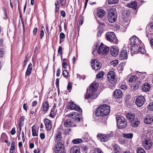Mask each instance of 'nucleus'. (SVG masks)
I'll use <instances>...</instances> for the list:
<instances>
[{"label":"nucleus","instance_id":"nucleus-1","mask_svg":"<svg viewBox=\"0 0 153 153\" xmlns=\"http://www.w3.org/2000/svg\"><path fill=\"white\" fill-rule=\"evenodd\" d=\"M141 41L135 36H133L129 39V44L131 47V50L133 52L137 53L141 52L142 53H144V50L141 48L140 45Z\"/></svg>","mask_w":153,"mask_h":153},{"label":"nucleus","instance_id":"nucleus-2","mask_svg":"<svg viewBox=\"0 0 153 153\" xmlns=\"http://www.w3.org/2000/svg\"><path fill=\"white\" fill-rule=\"evenodd\" d=\"M150 134V132L148 130L142 131L141 134L142 143L143 147L146 149H150L152 145V143L149 139Z\"/></svg>","mask_w":153,"mask_h":153},{"label":"nucleus","instance_id":"nucleus-3","mask_svg":"<svg viewBox=\"0 0 153 153\" xmlns=\"http://www.w3.org/2000/svg\"><path fill=\"white\" fill-rule=\"evenodd\" d=\"M110 111V107L104 104L98 107L96 110L95 114L97 116H104L108 115Z\"/></svg>","mask_w":153,"mask_h":153},{"label":"nucleus","instance_id":"nucleus-4","mask_svg":"<svg viewBox=\"0 0 153 153\" xmlns=\"http://www.w3.org/2000/svg\"><path fill=\"white\" fill-rule=\"evenodd\" d=\"M117 126L119 128L122 129L126 127L127 123L125 118L121 115H117L116 117Z\"/></svg>","mask_w":153,"mask_h":153},{"label":"nucleus","instance_id":"nucleus-5","mask_svg":"<svg viewBox=\"0 0 153 153\" xmlns=\"http://www.w3.org/2000/svg\"><path fill=\"white\" fill-rule=\"evenodd\" d=\"M108 20L111 23L114 22L117 19V14L115 10L109 8L108 9Z\"/></svg>","mask_w":153,"mask_h":153},{"label":"nucleus","instance_id":"nucleus-6","mask_svg":"<svg viewBox=\"0 0 153 153\" xmlns=\"http://www.w3.org/2000/svg\"><path fill=\"white\" fill-rule=\"evenodd\" d=\"M106 37L109 42L115 44L118 43V41L114 33L113 32H107L106 34Z\"/></svg>","mask_w":153,"mask_h":153},{"label":"nucleus","instance_id":"nucleus-7","mask_svg":"<svg viewBox=\"0 0 153 153\" xmlns=\"http://www.w3.org/2000/svg\"><path fill=\"white\" fill-rule=\"evenodd\" d=\"M114 132H111L109 134H99L97 135L98 139L101 142H105L111 139L113 136Z\"/></svg>","mask_w":153,"mask_h":153},{"label":"nucleus","instance_id":"nucleus-8","mask_svg":"<svg viewBox=\"0 0 153 153\" xmlns=\"http://www.w3.org/2000/svg\"><path fill=\"white\" fill-rule=\"evenodd\" d=\"M91 63L92 69L96 71L99 70L101 67V64L95 59H91Z\"/></svg>","mask_w":153,"mask_h":153},{"label":"nucleus","instance_id":"nucleus-9","mask_svg":"<svg viewBox=\"0 0 153 153\" xmlns=\"http://www.w3.org/2000/svg\"><path fill=\"white\" fill-rule=\"evenodd\" d=\"M108 80L111 83H113L116 81L114 72L112 71H110L107 76Z\"/></svg>","mask_w":153,"mask_h":153},{"label":"nucleus","instance_id":"nucleus-10","mask_svg":"<svg viewBox=\"0 0 153 153\" xmlns=\"http://www.w3.org/2000/svg\"><path fill=\"white\" fill-rule=\"evenodd\" d=\"M68 109L75 110L79 112H82V109L79 107L74 104L73 102H71L68 104Z\"/></svg>","mask_w":153,"mask_h":153},{"label":"nucleus","instance_id":"nucleus-11","mask_svg":"<svg viewBox=\"0 0 153 153\" xmlns=\"http://www.w3.org/2000/svg\"><path fill=\"white\" fill-rule=\"evenodd\" d=\"M69 117L73 119V120L76 122H78L80 121L82 118L80 117L79 113L76 112H73L69 115Z\"/></svg>","mask_w":153,"mask_h":153},{"label":"nucleus","instance_id":"nucleus-12","mask_svg":"<svg viewBox=\"0 0 153 153\" xmlns=\"http://www.w3.org/2000/svg\"><path fill=\"white\" fill-rule=\"evenodd\" d=\"M145 98L143 96L138 97L135 101V103L139 107L142 106L144 103Z\"/></svg>","mask_w":153,"mask_h":153},{"label":"nucleus","instance_id":"nucleus-13","mask_svg":"<svg viewBox=\"0 0 153 153\" xmlns=\"http://www.w3.org/2000/svg\"><path fill=\"white\" fill-rule=\"evenodd\" d=\"M109 50V48L108 47L106 46L103 47L100 45L98 50V52L100 53L107 54L108 53Z\"/></svg>","mask_w":153,"mask_h":153},{"label":"nucleus","instance_id":"nucleus-14","mask_svg":"<svg viewBox=\"0 0 153 153\" xmlns=\"http://www.w3.org/2000/svg\"><path fill=\"white\" fill-rule=\"evenodd\" d=\"M99 86L97 82H94L90 86L89 91L92 94L95 92L97 90Z\"/></svg>","mask_w":153,"mask_h":153},{"label":"nucleus","instance_id":"nucleus-15","mask_svg":"<svg viewBox=\"0 0 153 153\" xmlns=\"http://www.w3.org/2000/svg\"><path fill=\"white\" fill-rule=\"evenodd\" d=\"M144 121L145 123L150 124L153 122V116L150 115H147L145 117Z\"/></svg>","mask_w":153,"mask_h":153},{"label":"nucleus","instance_id":"nucleus-16","mask_svg":"<svg viewBox=\"0 0 153 153\" xmlns=\"http://www.w3.org/2000/svg\"><path fill=\"white\" fill-rule=\"evenodd\" d=\"M123 95L122 91L120 89H116L114 92L113 96L116 98H120L122 97Z\"/></svg>","mask_w":153,"mask_h":153},{"label":"nucleus","instance_id":"nucleus-17","mask_svg":"<svg viewBox=\"0 0 153 153\" xmlns=\"http://www.w3.org/2000/svg\"><path fill=\"white\" fill-rule=\"evenodd\" d=\"M119 58L120 59H126L128 58L127 52L126 50H122L119 55Z\"/></svg>","mask_w":153,"mask_h":153},{"label":"nucleus","instance_id":"nucleus-18","mask_svg":"<svg viewBox=\"0 0 153 153\" xmlns=\"http://www.w3.org/2000/svg\"><path fill=\"white\" fill-rule=\"evenodd\" d=\"M56 104H54L53 107L51 110L50 114L49 115V116L52 118H54L55 117L57 112V110L56 109Z\"/></svg>","mask_w":153,"mask_h":153},{"label":"nucleus","instance_id":"nucleus-19","mask_svg":"<svg viewBox=\"0 0 153 153\" xmlns=\"http://www.w3.org/2000/svg\"><path fill=\"white\" fill-rule=\"evenodd\" d=\"M44 123L47 130L50 131L52 127L50 120L46 118L44 120Z\"/></svg>","mask_w":153,"mask_h":153},{"label":"nucleus","instance_id":"nucleus-20","mask_svg":"<svg viewBox=\"0 0 153 153\" xmlns=\"http://www.w3.org/2000/svg\"><path fill=\"white\" fill-rule=\"evenodd\" d=\"M110 52L112 56H115L118 53L119 51L117 47L114 46L111 48Z\"/></svg>","mask_w":153,"mask_h":153},{"label":"nucleus","instance_id":"nucleus-21","mask_svg":"<svg viewBox=\"0 0 153 153\" xmlns=\"http://www.w3.org/2000/svg\"><path fill=\"white\" fill-rule=\"evenodd\" d=\"M131 125L133 127H137L140 123V120L137 118H134V119L130 122Z\"/></svg>","mask_w":153,"mask_h":153},{"label":"nucleus","instance_id":"nucleus-22","mask_svg":"<svg viewBox=\"0 0 153 153\" xmlns=\"http://www.w3.org/2000/svg\"><path fill=\"white\" fill-rule=\"evenodd\" d=\"M80 148L77 146H73L70 149V153H79Z\"/></svg>","mask_w":153,"mask_h":153},{"label":"nucleus","instance_id":"nucleus-23","mask_svg":"<svg viewBox=\"0 0 153 153\" xmlns=\"http://www.w3.org/2000/svg\"><path fill=\"white\" fill-rule=\"evenodd\" d=\"M49 108V105L48 101L44 102L42 105V110L43 111H45V113L47 112Z\"/></svg>","mask_w":153,"mask_h":153},{"label":"nucleus","instance_id":"nucleus-24","mask_svg":"<svg viewBox=\"0 0 153 153\" xmlns=\"http://www.w3.org/2000/svg\"><path fill=\"white\" fill-rule=\"evenodd\" d=\"M150 88V85L147 83H145L142 87V89L144 91H148Z\"/></svg>","mask_w":153,"mask_h":153},{"label":"nucleus","instance_id":"nucleus-25","mask_svg":"<svg viewBox=\"0 0 153 153\" xmlns=\"http://www.w3.org/2000/svg\"><path fill=\"white\" fill-rule=\"evenodd\" d=\"M134 114L132 113H128L126 115V117L129 122H131L135 118Z\"/></svg>","mask_w":153,"mask_h":153},{"label":"nucleus","instance_id":"nucleus-26","mask_svg":"<svg viewBox=\"0 0 153 153\" xmlns=\"http://www.w3.org/2000/svg\"><path fill=\"white\" fill-rule=\"evenodd\" d=\"M62 139L61 133L59 131H58L55 135V140L56 142L60 141Z\"/></svg>","mask_w":153,"mask_h":153},{"label":"nucleus","instance_id":"nucleus-27","mask_svg":"<svg viewBox=\"0 0 153 153\" xmlns=\"http://www.w3.org/2000/svg\"><path fill=\"white\" fill-rule=\"evenodd\" d=\"M73 122L70 119H66L64 122V125L65 126L69 127L72 126Z\"/></svg>","mask_w":153,"mask_h":153},{"label":"nucleus","instance_id":"nucleus-28","mask_svg":"<svg viewBox=\"0 0 153 153\" xmlns=\"http://www.w3.org/2000/svg\"><path fill=\"white\" fill-rule=\"evenodd\" d=\"M32 63H30L27 67V71L26 72L25 76H26L27 75L29 76L30 75L31 73L32 70Z\"/></svg>","mask_w":153,"mask_h":153},{"label":"nucleus","instance_id":"nucleus-29","mask_svg":"<svg viewBox=\"0 0 153 153\" xmlns=\"http://www.w3.org/2000/svg\"><path fill=\"white\" fill-rule=\"evenodd\" d=\"M105 11L102 9L99 10L97 13L98 17L99 18H102L105 14Z\"/></svg>","mask_w":153,"mask_h":153},{"label":"nucleus","instance_id":"nucleus-30","mask_svg":"<svg viewBox=\"0 0 153 153\" xmlns=\"http://www.w3.org/2000/svg\"><path fill=\"white\" fill-rule=\"evenodd\" d=\"M127 6L129 7L136 10L137 8V4L135 1H134L131 2V4H128Z\"/></svg>","mask_w":153,"mask_h":153},{"label":"nucleus","instance_id":"nucleus-31","mask_svg":"<svg viewBox=\"0 0 153 153\" xmlns=\"http://www.w3.org/2000/svg\"><path fill=\"white\" fill-rule=\"evenodd\" d=\"M82 138L84 140V142H87L90 139V137L88 133H85L84 136L82 137Z\"/></svg>","mask_w":153,"mask_h":153},{"label":"nucleus","instance_id":"nucleus-32","mask_svg":"<svg viewBox=\"0 0 153 153\" xmlns=\"http://www.w3.org/2000/svg\"><path fill=\"white\" fill-rule=\"evenodd\" d=\"M82 142H83V141L80 138L74 139L72 140V143L75 144H78Z\"/></svg>","mask_w":153,"mask_h":153},{"label":"nucleus","instance_id":"nucleus-33","mask_svg":"<svg viewBox=\"0 0 153 153\" xmlns=\"http://www.w3.org/2000/svg\"><path fill=\"white\" fill-rule=\"evenodd\" d=\"M105 73L102 71H100L96 75V79H100L103 78V76L104 75Z\"/></svg>","mask_w":153,"mask_h":153},{"label":"nucleus","instance_id":"nucleus-34","mask_svg":"<svg viewBox=\"0 0 153 153\" xmlns=\"http://www.w3.org/2000/svg\"><path fill=\"white\" fill-rule=\"evenodd\" d=\"M103 30V27L102 26H100L98 28L97 31V36L98 37H100L101 36Z\"/></svg>","mask_w":153,"mask_h":153},{"label":"nucleus","instance_id":"nucleus-35","mask_svg":"<svg viewBox=\"0 0 153 153\" xmlns=\"http://www.w3.org/2000/svg\"><path fill=\"white\" fill-rule=\"evenodd\" d=\"M123 136L127 138L131 139L133 136V133L124 134H123Z\"/></svg>","mask_w":153,"mask_h":153},{"label":"nucleus","instance_id":"nucleus-36","mask_svg":"<svg viewBox=\"0 0 153 153\" xmlns=\"http://www.w3.org/2000/svg\"><path fill=\"white\" fill-rule=\"evenodd\" d=\"M57 147L61 149H62V148H64V146L62 143H58L54 147V149L57 148Z\"/></svg>","mask_w":153,"mask_h":153},{"label":"nucleus","instance_id":"nucleus-37","mask_svg":"<svg viewBox=\"0 0 153 153\" xmlns=\"http://www.w3.org/2000/svg\"><path fill=\"white\" fill-rule=\"evenodd\" d=\"M25 119V117L24 116H22L20 117L19 119V125L23 126V125L24 124V120Z\"/></svg>","mask_w":153,"mask_h":153},{"label":"nucleus","instance_id":"nucleus-38","mask_svg":"<svg viewBox=\"0 0 153 153\" xmlns=\"http://www.w3.org/2000/svg\"><path fill=\"white\" fill-rule=\"evenodd\" d=\"M119 0H108V3L110 4H116L118 3Z\"/></svg>","mask_w":153,"mask_h":153},{"label":"nucleus","instance_id":"nucleus-39","mask_svg":"<svg viewBox=\"0 0 153 153\" xmlns=\"http://www.w3.org/2000/svg\"><path fill=\"white\" fill-rule=\"evenodd\" d=\"M56 149H54V150L55 153H62L64 151V148H62L61 149L59 148H57Z\"/></svg>","mask_w":153,"mask_h":153},{"label":"nucleus","instance_id":"nucleus-40","mask_svg":"<svg viewBox=\"0 0 153 153\" xmlns=\"http://www.w3.org/2000/svg\"><path fill=\"white\" fill-rule=\"evenodd\" d=\"M32 134L33 136H38V134L36 133V130L34 128V126L32 127Z\"/></svg>","mask_w":153,"mask_h":153},{"label":"nucleus","instance_id":"nucleus-41","mask_svg":"<svg viewBox=\"0 0 153 153\" xmlns=\"http://www.w3.org/2000/svg\"><path fill=\"white\" fill-rule=\"evenodd\" d=\"M136 80V77L135 76H132L129 78L128 82H133Z\"/></svg>","mask_w":153,"mask_h":153},{"label":"nucleus","instance_id":"nucleus-42","mask_svg":"<svg viewBox=\"0 0 153 153\" xmlns=\"http://www.w3.org/2000/svg\"><path fill=\"white\" fill-rule=\"evenodd\" d=\"M137 153H145V151L144 149L140 147L137 148Z\"/></svg>","mask_w":153,"mask_h":153},{"label":"nucleus","instance_id":"nucleus-43","mask_svg":"<svg viewBox=\"0 0 153 153\" xmlns=\"http://www.w3.org/2000/svg\"><path fill=\"white\" fill-rule=\"evenodd\" d=\"M7 138V137L5 134L3 133L1 135V141L2 142H4V140L6 139Z\"/></svg>","mask_w":153,"mask_h":153},{"label":"nucleus","instance_id":"nucleus-44","mask_svg":"<svg viewBox=\"0 0 153 153\" xmlns=\"http://www.w3.org/2000/svg\"><path fill=\"white\" fill-rule=\"evenodd\" d=\"M148 109L150 111H153V102L149 104L148 106Z\"/></svg>","mask_w":153,"mask_h":153},{"label":"nucleus","instance_id":"nucleus-45","mask_svg":"<svg viewBox=\"0 0 153 153\" xmlns=\"http://www.w3.org/2000/svg\"><path fill=\"white\" fill-rule=\"evenodd\" d=\"M88 90H87L86 94L85 95V99L92 98V96L89 93H88Z\"/></svg>","mask_w":153,"mask_h":153},{"label":"nucleus","instance_id":"nucleus-46","mask_svg":"<svg viewBox=\"0 0 153 153\" xmlns=\"http://www.w3.org/2000/svg\"><path fill=\"white\" fill-rule=\"evenodd\" d=\"M82 149L83 153H87L88 148L87 146H82Z\"/></svg>","mask_w":153,"mask_h":153},{"label":"nucleus","instance_id":"nucleus-47","mask_svg":"<svg viewBox=\"0 0 153 153\" xmlns=\"http://www.w3.org/2000/svg\"><path fill=\"white\" fill-rule=\"evenodd\" d=\"M111 63L114 66H116L118 63V61L117 60H114L111 61Z\"/></svg>","mask_w":153,"mask_h":153},{"label":"nucleus","instance_id":"nucleus-48","mask_svg":"<svg viewBox=\"0 0 153 153\" xmlns=\"http://www.w3.org/2000/svg\"><path fill=\"white\" fill-rule=\"evenodd\" d=\"M28 54H29V53H28L27 54V55L25 57V61H24L25 63L24 65V66H25L26 65V63H27V62L28 61V60L29 59V56H28Z\"/></svg>","mask_w":153,"mask_h":153},{"label":"nucleus","instance_id":"nucleus-49","mask_svg":"<svg viewBox=\"0 0 153 153\" xmlns=\"http://www.w3.org/2000/svg\"><path fill=\"white\" fill-rule=\"evenodd\" d=\"M4 51L2 49H0V59L2 58L4 55Z\"/></svg>","mask_w":153,"mask_h":153},{"label":"nucleus","instance_id":"nucleus-50","mask_svg":"<svg viewBox=\"0 0 153 153\" xmlns=\"http://www.w3.org/2000/svg\"><path fill=\"white\" fill-rule=\"evenodd\" d=\"M59 1L61 5L63 6L65 5L66 0H59Z\"/></svg>","mask_w":153,"mask_h":153},{"label":"nucleus","instance_id":"nucleus-51","mask_svg":"<svg viewBox=\"0 0 153 153\" xmlns=\"http://www.w3.org/2000/svg\"><path fill=\"white\" fill-rule=\"evenodd\" d=\"M94 153H103V152L100 149L96 148L94 150Z\"/></svg>","mask_w":153,"mask_h":153},{"label":"nucleus","instance_id":"nucleus-52","mask_svg":"<svg viewBox=\"0 0 153 153\" xmlns=\"http://www.w3.org/2000/svg\"><path fill=\"white\" fill-rule=\"evenodd\" d=\"M55 8L59 9V2L58 0H56L55 1Z\"/></svg>","mask_w":153,"mask_h":153},{"label":"nucleus","instance_id":"nucleus-53","mask_svg":"<svg viewBox=\"0 0 153 153\" xmlns=\"http://www.w3.org/2000/svg\"><path fill=\"white\" fill-rule=\"evenodd\" d=\"M62 74L65 77H66L68 76V73L66 70H64L62 72Z\"/></svg>","mask_w":153,"mask_h":153},{"label":"nucleus","instance_id":"nucleus-54","mask_svg":"<svg viewBox=\"0 0 153 153\" xmlns=\"http://www.w3.org/2000/svg\"><path fill=\"white\" fill-rule=\"evenodd\" d=\"M15 142L14 141H13L11 143V147L10 149H15Z\"/></svg>","mask_w":153,"mask_h":153},{"label":"nucleus","instance_id":"nucleus-55","mask_svg":"<svg viewBox=\"0 0 153 153\" xmlns=\"http://www.w3.org/2000/svg\"><path fill=\"white\" fill-rule=\"evenodd\" d=\"M62 48L61 46H59L58 49V53L62 55Z\"/></svg>","mask_w":153,"mask_h":153},{"label":"nucleus","instance_id":"nucleus-56","mask_svg":"<svg viewBox=\"0 0 153 153\" xmlns=\"http://www.w3.org/2000/svg\"><path fill=\"white\" fill-rule=\"evenodd\" d=\"M71 85L70 82H68L67 86V89L70 91L71 89Z\"/></svg>","mask_w":153,"mask_h":153},{"label":"nucleus","instance_id":"nucleus-57","mask_svg":"<svg viewBox=\"0 0 153 153\" xmlns=\"http://www.w3.org/2000/svg\"><path fill=\"white\" fill-rule=\"evenodd\" d=\"M120 88L123 90H126L127 89L126 86L125 85H122L120 86Z\"/></svg>","mask_w":153,"mask_h":153},{"label":"nucleus","instance_id":"nucleus-58","mask_svg":"<svg viewBox=\"0 0 153 153\" xmlns=\"http://www.w3.org/2000/svg\"><path fill=\"white\" fill-rule=\"evenodd\" d=\"M10 133L12 135H14L16 133V130L15 128V127H13L12 129V130H11Z\"/></svg>","mask_w":153,"mask_h":153},{"label":"nucleus","instance_id":"nucleus-59","mask_svg":"<svg viewBox=\"0 0 153 153\" xmlns=\"http://www.w3.org/2000/svg\"><path fill=\"white\" fill-rule=\"evenodd\" d=\"M59 37L60 39H62L65 38V35L62 32L60 34Z\"/></svg>","mask_w":153,"mask_h":153},{"label":"nucleus","instance_id":"nucleus-60","mask_svg":"<svg viewBox=\"0 0 153 153\" xmlns=\"http://www.w3.org/2000/svg\"><path fill=\"white\" fill-rule=\"evenodd\" d=\"M60 14L63 18L65 16V11L64 10H62L60 12Z\"/></svg>","mask_w":153,"mask_h":153},{"label":"nucleus","instance_id":"nucleus-61","mask_svg":"<svg viewBox=\"0 0 153 153\" xmlns=\"http://www.w3.org/2000/svg\"><path fill=\"white\" fill-rule=\"evenodd\" d=\"M59 78H57L56 80V87L58 88H59Z\"/></svg>","mask_w":153,"mask_h":153},{"label":"nucleus","instance_id":"nucleus-62","mask_svg":"<svg viewBox=\"0 0 153 153\" xmlns=\"http://www.w3.org/2000/svg\"><path fill=\"white\" fill-rule=\"evenodd\" d=\"M97 46H94V48L93 49V52H92V53L95 55L94 54V52L97 50Z\"/></svg>","mask_w":153,"mask_h":153},{"label":"nucleus","instance_id":"nucleus-63","mask_svg":"<svg viewBox=\"0 0 153 153\" xmlns=\"http://www.w3.org/2000/svg\"><path fill=\"white\" fill-rule=\"evenodd\" d=\"M40 136L42 139H43L45 138V135L44 133H41L40 134Z\"/></svg>","mask_w":153,"mask_h":153},{"label":"nucleus","instance_id":"nucleus-64","mask_svg":"<svg viewBox=\"0 0 153 153\" xmlns=\"http://www.w3.org/2000/svg\"><path fill=\"white\" fill-rule=\"evenodd\" d=\"M62 65L64 68L66 69L67 64L65 62H63Z\"/></svg>","mask_w":153,"mask_h":153}]
</instances>
